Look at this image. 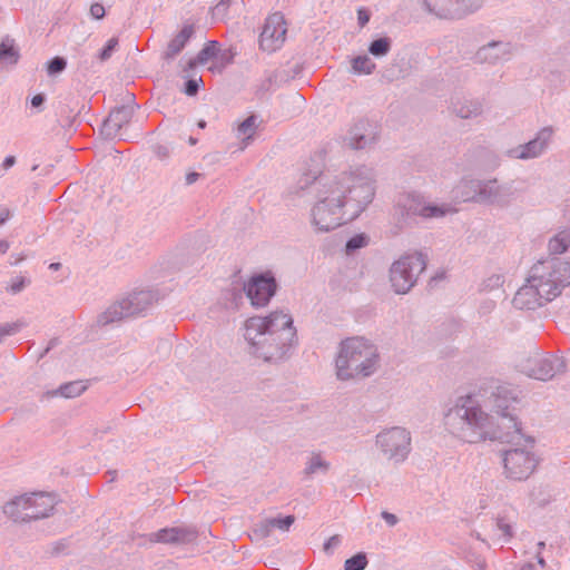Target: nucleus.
<instances>
[{"mask_svg": "<svg viewBox=\"0 0 570 570\" xmlns=\"http://www.w3.org/2000/svg\"><path fill=\"white\" fill-rule=\"evenodd\" d=\"M312 181L320 197L311 212L312 225L317 233L340 227L344 223L343 207L350 202L363 209L375 195L374 173L364 166L336 175H306L304 186Z\"/></svg>", "mask_w": 570, "mask_h": 570, "instance_id": "1", "label": "nucleus"}, {"mask_svg": "<svg viewBox=\"0 0 570 570\" xmlns=\"http://www.w3.org/2000/svg\"><path fill=\"white\" fill-rule=\"evenodd\" d=\"M244 337L250 354L265 362L278 363L288 356L296 343V328L289 313L274 311L265 317L247 318Z\"/></svg>", "mask_w": 570, "mask_h": 570, "instance_id": "2", "label": "nucleus"}, {"mask_svg": "<svg viewBox=\"0 0 570 570\" xmlns=\"http://www.w3.org/2000/svg\"><path fill=\"white\" fill-rule=\"evenodd\" d=\"M507 392L505 389H500L495 395V407L502 416V423L499 426L510 428L512 425L514 428L511 436L510 433L503 434V439H507L508 442H514V446L502 451L503 474L511 481H524L537 470L539 458L533 452L534 440L532 438H527L522 445L515 441L521 438V429L515 417L509 413V409L510 403L517 402V399L511 397L508 400L505 396H502Z\"/></svg>", "mask_w": 570, "mask_h": 570, "instance_id": "3", "label": "nucleus"}, {"mask_svg": "<svg viewBox=\"0 0 570 570\" xmlns=\"http://www.w3.org/2000/svg\"><path fill=\"white\" fill-rule=\"evenodd\" d=\"M444 425L452 435L466 443L503 439V433L492 429V416L470 395L460 396L448 410Z\"/></svg>", "mask_w": 570, "mask_h": 570, "instance_id": "4", "label": "nucleus"}, {"mask_svg": "<svg viewBox=\"0 0 570 570\" xmlns=\"http://www.w3.org/2000/svg\"><path fill=\"white\" fill-rule=\"evenodd\" d=\"M377 347L364 337H351L340 345L335 360L336 375L348 381L372 375L379 367Z\"/></svg>", "mask_w": 570, "mask_h": 570, "instance_id": "5", "label": "nucleus"}, {"mask_svg": "<svg viewBox=\"0 0 570 570\" xmlns=\"http://www.w3.org/2000/svg\"><path fill=\"white\" fill-rule=\"evenodd\" d=\"M528 278L551 302L570 285V262L559 258L538 262L531 267Z\"/></svg>", "mask_w": 570, "mask_h": 570, "instance_id": "6", "label": "nucleus"}, {"mask_svg": "<svg viewBox=\"0 0 570 570\" xmlns=\"http://www.w3.org/2000/svg\"><path fill=\"white\" fill-rule=\"evenodd\" d=\"M56 503L51 493H26L8 501L3 505V513L13 522H30L50 517Z\"/></svg>", "mask_w": 570, "mask_h": 570, "instance_id": "7", "label": "nucleus"}, {"mask_svg": "<svg viewBox=\"0 0 570 570\" xmlns=\"http://www.w3.org/2000/svg\"><path fill=\"white\" fill-rule=\"evenodd\" d=\"M460 188L463 202L473 200L491 205L504 206L514 197V190L511 185H499L495 179L488 181L469 180L464 181Z\"/></svg>", "mask_w": 570, "mask_h": 570, "instance_id": "8", "label": "nucleus"}, {"mask_svg": "<svg viewBox=\"0 0 570 570\" xmlns=\"http://www.w3.org/2000/svg\"><path fill=\"white\" fill-rule=\"evenodd\" d=\"M425 267L426 258L423 254L406 255L394 262L390 269V281L395 293H407Z\"/></svg>", "mask_w": 570, "mask_h": 570, "instance_id": "9", "label": "nucleus"}, {"mask_svg": "<svg viewBox=\"0 0 570 570\" xmlns=\"http://www.w3.org/2000/svg\"><path fill=\"white\" fill-rule=\"evenodd\" d=\"M153 302L154 295L150 291L134 292L126 298L111 304L98 317V323L107 325L125 317L137 315L150 306Z\"/></svg>", "mask_w": 570, "mask_h": 570, "instance_id": "10", "label": "nucleus"}, {"mask_svg": "<svg viewBox=\"0 0 570 570\" xmlns=\"http://www.w3.org/2000/svg\"><path fill=\"white\" fill-rule=\"evenodd\" d=\"M383 455L394 463L404 462L411 452V434L401 426H394L380 432L375 440Z\"/></svg>", "mask_w": 570, "mask_h": 570, "instance_id": "11", "label": "nucleus"}, {"mask_svg": "<svg viewBox=\"0 0 570 570\" xmlns=\"http://www.w3.org/2000/svg\"><path fill=\"white\" fill-rule=\"evenodd\" d=\"M484 0H424V7L440 19H460L478 10Z\"/></svg>", "mask_w": 570, "mask_h": 570, "instance_id": "12", "label": "nucleus"}, {"mask_svg": "<svg viewBox=\"0 0 570 570\" xmlns=\"http://www.w3.org/2000/svg\"><path fill=\"white\" fill-rule=\"evenodd\" d=\"M520 370L529 377L548 381L563 372V361L554 355H537L520 363Z\"/></svg>", "mask_w": 570, "mask_h": 570, "instance_id": "13", "label": "nucleus"}, {"mask_svg": "<svg viewBox=\"0 0 570 570\" xmlns=\"http://www.w3.org/2000/svg\"><path fill=\"white\" fill-rule=\"evenodd\" d=\"M287 26L282 13L275 12L268 16L259 37V47L267 52H274L279 49L285 40Z\"/></svg>", "mask_w": 570, "mask_h": 570, "instance_id": "14", "label": "nucleus"}, {"mask_svg": "<svg viewBox=\"0 0 570 570\" xmlns=\"http://www.w3.org/2000/svg\"><path fill=\"white\" fill-rule=\"evenodd\" d=\"M276 288V281L271 273L253 276L244 286L246 296L255 307L266 306Z\"/></svg>", "mask_w": 570, "mask_h": 570, "instance_id": "15", "label": "nucleus"}, {"mask_svg": "<svg viewBox=\"0 0 570 570\" xmlns=\"http://www.w3.org/2000/svg\"><path fill=\"white\" fill-rule=\"evenodd\" d=\"M397 206L407 216L419 215L424 218L442 217L448 213L455 212L448 205H426L421 197L411 194L400 196Z\"/></svg>", "mask_w": 570, "mask_h": 570, "instance_id": "16", "label": "nucleus"}, {"mask_svg": "<svg viewBox=\"0 0 570 570\" xmlns=\"http://www.w3.org/2000/svg\"><path fill=\"white\" fill-rule=\"evenodd\" d=\"M553 137L552 127L542 128L534 139L509 150V156L515 159H531L539 157L549 146Z\"/></svg>", "mask_w": 570, "mask_h": 570, "instance_id": "17", "label": "nucleus"}, {"mask_svg": "<svg viewBox=\"0 0 570 570\" xmlns=\"http://www.w3.org/2000/svg\"><path fill=\"white\" fill-rule=\"evenodd\" d=\"M377 139L375 127L368 121H357L345 138L346 144L353 149H364L372 146Z\"/></svg>", "mask_w": 570, "mask_h": 570, "instance_id": "18", "label": "nucleus"}, {"mask_svg": "<svg viewBox=\"0 0 570 570\" xmlns=\"http://www.w3.org/2000/svg\"><path fill=\"white\" fill-rule=\"evenodd\" d=\"M512 303L519 309H535L549 302L527 278V283L515 293Z\"/></svg>", "mask_w": 570, "mask_h": 570, "instance_id": "19", "label": "nucleus"}, {"mask_svg": "<svg viewBox=\"0 0 570 570\" xmlns=\"http://www.w3.org/2000/svg\"><path fill=\"white\" fill-rule=\"evenodd\" d=\"M511 51L512 47L510 43L492 41L476 51L474 60L479 63H497L498 61L508 59Z\"/></svg>", "mask_w": 570, "mask_h": 570, "instance_id": "20", "label": "nucleus"}, {"mask_svg": "<svg viewBox=\"0 0 570 570\" xmlns=\"http://www.w3.org/2000/svg\"><path fill=\"white\" fill-rule=\"evenodd\" d=\"M134 115L131 106H120L115 108L102 124V132L108 137H115L119 130L129 124Z\"/></svg>", "mask_w": 570, "mask_h": 570, "instance_id": "21", "label": "nucleus"}, {"mask_svg": "<svg viewBox=\"0 0 570 570\" xmlns=\"http://www.w3.org/2000/svg\"><path fill=\"white\" fill-rule=\"evenodd\" d=\"M196 538V531L185 528L161 529L150 534V541L164 543H187Z\"/></svg>", "mask_w": 570, "mask_h": 570, "instance_id": "22", "label": "nucleus"}, {"mask_svg": "<svg viewBox=\"0 0 570 570\" xmlns=\"http://www.w3.org/2000/svg\"><path fill=\"white\" fill-rule=\"evenodd\" d=\"M451 109L458 117L469 119L482 114V104L479 100L455 97L452 98Z\"/></svg>", "mask_w": 570, "mask_h": 570, "instance_id": "23", "label": "nucleus"}, {"mask_svg": "<svg viewBox=\"0 0 570 570\" xmlns=\"http://www.w3.org/2000/svg\"><path fill=\"white\" fill-rule=\"evenodd\" d=\"M193 35V26H184L183 29L169 41L167 49L164 52V58H175L185 48L186 43L188 42Z\"/></svg>", "mask_w": 570, "mask_h": 570, "instance_id": "24", "label": "nucleus"}, {"mask_svg": "<svg viewBox=\"0 0 570 570\" xmlns=\"http://www.w3.org/2000/svg\"><path fill=\"white\" fill-rule=\"evenodd\" d=\"M257 116L250 115L236 127V138L240 140L239 150H244L254 139L257 130Z\"/></svg>", "mask_w": 570, "mask_h": 570, "instance_id": "25", "label": "nucleus"}, {"mask_svg": "<svg viewBox=\"0 0 570 570\" xmlns=\"http://www.w3.org/2000/svg\"><path fill=\"white\" fill-rule=\"evenodd\" d=\"M570 247V227L558 232L550 238L548 248L550 254L560 255Z\"/></svg>", "mask_w": 570, "mask_h": 570, "instance_id": "26", "label": "nucleus"}, {"mask_svg": "<svg viewBox=\"0 0 570 570\" xmlns=\"http://www.w3.org/2000/svg\"><path fill=\"white\" fill-rule=\"evenodd\" d=\"M20 58L19 50L14 46V40L6 37L0 43V61L9 65H16Z\"/></svg>", "mask_w": 570, "mask_h": 570, "instance_id": "27", "label": "nucleus"}, {"mask_svg": "<svg viewBox=\"0 0 570 570\" xmlns=\"http://www.w3.org/2000/svg\"><path fill=\"white\" fill-rule=\"evenodd\" d=\"M330 469V463L323 459L320 453H312L308 458L304 473L307 476H311L317 472H327Z\"/></svg>", "mask_w": 570, "mask_h": 570, "instance_id": "28", "label": "nucleus"}, {"mask_svg": "<svg viewBox=\"0 0 570 570\" xmlns=\"http://www.w3.org/2000/svg\"><path fill=\"white\" fill-rule=\"evenodd\" d=\"M218 53V42L209 41L197 55L195 60L189 62V66L193 68L195 65H204L212 58L216 57Z\"/></svg>", "mask_w": 570, "mask_h": 570, "instance_id": "29", "label": "nucleus"}, {"mask_svg": "<svg viewBox=\"0 0 570 570\" xmlns=\"http://www.w3.org/2000/svg\"><path fill=\"white\" fill-rule=\"evenodd\" d=\"M85 390L86 385L82 382L76 381L62 384L53 394H60L65 397H76L81 395Z\"/></svg>", "mask_w": 570, "mask_h": 570, "instance_id": "30", "label": "nucleus"}, {"mask_svg": "<svg viewBox=\"0 0 570 570\" xmlns=\"http://www.w3.org/2000/svg\"><path fill=\"white\" fill-rule=\"evenodd\" d=\"M391 49V39L387 37L374 40L368 48V51L375 57L385 56Z\"/></svg>", "mask_w": 570, "mask_h": 570, "instance_id": "31", "label": "nucleus"}, {"mask_svg": "<svg viewBox=\"0 0 570 570\" xmlns=\"http://www.w3.org/2000/svg\"><path fill=\"white\" fill-rule=\"evenodd\" d=\"M352 68L358 73H371L375 63L367 56H358L353 59Z\"/></svg>", "mask_w": 570, "mask_h": 570, "instance_id": "32", "label": "nucleus"}, {"mask_svg": "<svg viewBox=\"0 0 570 570\" xmlns=\"http://www.w3.org/2000/svg\"><path fill=\"white\" fill-rule=\"evenodd\" d=\"M367 566V558L365 553H357L347 559L344 563L345 570H364Z\"/></svg>", "mask_w": 570, "mask_h": 570, "instance_id": "33", "label": "nucleus"}, {"mask_svg": "<svg viewBox=\"0 0 570 570\" xmlns=\"http://www.w3.org/2000/svg\"><path fill=\"white\" fill-rule=\"evenodd\" d=\"M24 326L26 323L22 321L0 325V344L2 343L3 337L18 333Z\"/></svg>", "mask_w": 570, "mask_h": 570, "instance_id": "34", "label": "nucleus"}, {"mask_svg": "<svg viewBox=\"0 0 570 570\" xmlns=\"http://www.w3.org/2000/svg\"><path fill=\"white\" fill-rule=\"evenodd\" d=\"M495 527L507 541L513 537L512 522L507 517H498L495 520Z\"/></svg>", "mask_w": 570, "mask_h": 570, "instance_id": "35", "label": "nucleus"}, {"mask_svg": "<svg viewBox=\"0 0 570 570\" xmlns=\"http://www.w3.org/2000/svg\"><path fill=\"white\" fill-rule=\"evenodd\" d=\"M268 521L272 523V529H279L287 531L294 523L295 518L293 515H286L284 518H271Z\"/></svg>", "mask_w": 570, "mask_h": 570, "instance_id": "36", "label": "nucleus"}, {"mask_svg": "<svg viewBox=\"0 0 570 570\" xmlns=\"http://www.w3.org/2000/svg\"><path fill=\"white\" fill-rule=\"evenodd\" d=\"M272 523L268 521V519L261 521L255 525L253 529V534L257 539H264L267 538L272 533Z\"/></svg>", "mask_w": 570, "mask_h": 570, "instance_id": "37", "label": "nucleus"}, {"mask_svg": "<svg viewBox=\"0 0 570 570\" xmlns=\"http://www.w3.org/2000/svg\"><path fill=\"white\" fill-rule=\"evenodd\" d=\"M67 61L62 57H55L48 62L47 71L48 73L56 75L62 72L66 69Z\"/></svg>", "mask_w": 570, "mask_h": 570, "instance_id": "38", "label": "nucleus"}, {"mask_svg": "<svg viewBox=\"0 0 570 570\" xmlns=\"http://www.w3.org/2000/svg\"><path fill=\"white\" fill-rule=\"evenodd\" d=\"M367 244V237L364 235H356L346 243V252L351 254L355 249L362 248Z\"/></svg>", "mask_w": 570, "mask_h": 570, "instance_id": "39", "label": "nucleus"}, {"mask_svg": "<svg viewBox=\"0 0 570 570\" xmlns=\"http://www.w3.org/2000/svg\"><path fill=\"white\" fill-rule=\"evenodd\" d=\"M118 46V38L116 37H112L108 40L107 45L105 46V48L100 51V55H99V58L101 61H106L108 60L112 52L116 50Z\"/></svg>", "mask_w": 570, "mask_h": 570, "instance_id": "40", "label": "nucleus"}, {"mask_svg": "<svg viewBox=\"0 0 570 570\" xmlns=\"http://www.w3.org/2000/svg\"><path fill=\"white\" fill-rule=\"evenodd\" d=\"M27 284H29V281L26 277H17L9 285L8 291L12 294H18L27 286Z\"/></svg>", "mask_w": 570, "mask_h": 570, "instance_id": "41", "label": "nucleus"}, {"mask_svg": "<svg viewBox=\"0 0 570 570\" xmlns=\"http://www.w3.org/2000/svg\"><path fill=\"white\" fill-rule=\"evenodd\" d=\"M341 543L340 535L335 534L332 535L325 543H324V551L326 553H332L335 548H337Z\"/></svg>", "mask_w": 570, "mask_h": 570, "instance_id": "42", "label": "nucleus"}, {"mask_svg": "<svg viewBox=\"0 0 570 570\" xmlns=\"http://www.w3.org/2000/svg\"><path fill=\"white\" fill-rule=\"evenodd\" d=\"M153 150H154L155 155L157 156V158L160 160L167 159L170 155L169 148L165 145H155L153 147Z\"/></svg>", "mask_w": 570, "mask_h": 570, "instance_id": "43", "label": "nucleus"}, {"mask_svg": "<svg viewBox=\"0 0 570 570\" xmlns=\"http://www.w3.org/2000/svg\"><path fill=\"white\" fill-rule=\"evenodd\" d=\"M105 8L101 3H92L90 7V14L95 19H102L105 17Z\"/></svg>", "mask_w": 570, "mask_h": 570, "instance_id": "44", "label": "nucleus"}, {"mask_svg": "<svg viewBox=\"0 0 570 570\" xmlns=\"http://www.w3.org/2000/svg\"><path fill=\"white\" fill-rule=\"evenodd\" d=\"M370 18H371V13L367 9L360 8L357 10V21H358L360 27L363 28L370 21Z\"/></svg>", "mask_w": 570, "mask_h": 570, "instance_id": "45", "label": "nucleus"}, {"mask_svg": "<svg viewBox=\"0 0 570 570\" xmlns=\"http://www.w3.org/2000/svg\"><path fill=\"white\" fill-rule=\"evenodd\" d=\"M185 92L188 96H195L198 92V82L195 79H189L186 82Z\"/></svg>", "mask_w": 570, "mask_h": 570, "instance_id": "46", "label": "nucleus"}, {"mask_svg": "<svg viewBox=\"0 0 570 570\" xmlns=\"http://www.w3.org/2000/svg\"><path fill=\"white\" fill-rule=\"evenodd\" d=\"M381 517L385 520V522H386L390 527H394V525L397 523V521H399V519H397V517H396L395 514L390 513V512H387V511H383V512L381 513Z\"/></svg>", "mask_w": 570, "mask_h": 570, "instance_id": "47", "label": "nucleus"}, {"mask_svg": "<svg viewBox=\"0 0 570 570\" xmlns=\"http://www.w3.org/2000/svg\"><path fill=\"white\" fill-rule=\"evenodd\" d=\"M45 101V96L42 94H38L36 96H33V98L31 99V105L32 107H40Z\"/></svg>", "mask_w": 570, "mask_h": 570, "instance_id": "48", "label": "nucleus"}, {"mask_svg": "<svg viewBox=\"0 0 570 570\" xmlns=\"http://www.w3.org/2000/svg\"><path fill=\"white\" fill-rule=\"evenodd\" d=\"M14 164H16V157L14 156H8V157H6V159L2 163V168L4 170H7L10 167H12Z\"/></svg>", "mask_w": 570, "mask_h": 570, "instance_id": "49", "label": "nucleus"}, {"mask_svg": "<svg viewBox=\"0 0 570 570\" xmlns=\"http://www.w3.org/2000/svg\"><path fill=\"white\" fill-rule=\"evenodd\" d=\"M11 213L8 208L0 209V226L3 225L10 217Z\"/></svg>", "mask_w": 570, "mask_h": 570, "instance_id": "50", "label": "nucleus"}, {"mask_svg": "<svg viewBox=\"0 0 570 570\" xmlns=\"http://www.w3.org/2000/svg\"><path fill=\"white\" fill-rule=\"evenodd\" d=\"M198 177H199V174H197V173H190V174H188V175H187V177H186V181H187V184H189V185H190V184H194V183L197 180V178H198Z\"/></svg>", "mask_w": 570, "mask_h": 570, "instance_id": "51", "label": "nucleus"}, {"mask_svg": "<svg viewBox=\"0 0 570 570\" xmlns=\"http://www.w3.org/2000/svg\"><path fill=\"white\" fill-rule=\"evenodd\" d=\"M10 245L7 240H0V255L6 254Z\"/></svg>", "mask_w": 570, "mask_h": 570, "instance_id": "52", "label": "nucleus"}, {"mask_svg": "<svg viewBox=\"0 0 570 570\" xmlns=\"http://www.w3.org/2000/svg\"><path fill=\"white\" fill-rule=\"evenodd\" d=\"M476 570H487V564L484 561H479L476 563Z\"/></svg>", "mask_w": 570, "mask_h": 570, "instance_id": "53", "label": "nucleus"}, {"mask_svg": "<svg viewBox=\"0 0 570 570\" xmlns=\"http://www.w3.org/2000/svg\"><path fill=\"white\" fill-rule=\"evenodd\" d=\"M60 267H61V264H60V263H51V264L49 265V268H50L51 271H58Z\"/></svg>", "mask_w": 570, "mask_h": 570, "instance_id": "54", "label": "nucleus"}, {"mask_svg": "<svg viewBox=\"0 0 570 570\" xmlns=\"http://www.w3.org/2000/svg\"><path fill=\"white\" fill-rule=\"evenodd\" d=\"M521 570H534V566L531 563H528V564L523 566Z\"/></svg>", "mask_w": 570, "mask_h": 570, "instance_id": "55", "label": "nucleus"}, {"mask_svg": "<svg viewBox=\"0 0 570 570\" xmlns=\"http://www.w3.org/2000/svg\"><path fill=\"white\" fill-rule=\"evenodd\" d=\"M538 563H539L541 567H544V566H546V560H544L541 556H539V557H538Z\"/></svg>", "mask_w": 570, "mask_h": 570, "instance_id": "56", "label": "nucleus"}, {"mask_svg": "<svg viewBox=\"0 0 570 570\" xmlns=\"http://www.w3.org/2000/svg\"><path fill=\"white\" fill-rule=\"evenodd\" d=\"M197 125H198V127L200 129H204L206 127V121L205 120H199Z\"/></svg>", "mask_w": 570, "mask_h": 570, "instance_id": "57", "label": "nucleus"}, {"mask_svg": "<svg viewBox=\"0 0 570 570\" xmlns=\"http://www.w3.org/2000/svg\"><path fill=\"white\" fill-rule=\"evenodd\" d=\"M232 0H222L220 3L217 6V8L219 6H225V4H228Z\"/></svg>", "mask_w": 570, "mask_h": 570, "instance_id": "58", "label": "nucleus"}, {"mask_svg": "<svg viewBox=\"0 0 570 570\" xmlns=\"http://www.w3.org/2000/svg\"><path fill=\"white\" fill-rule=\"evenodd\" d=\"M189 144H190V145H196V144H197V139H196V138H194V137H190V138H189Z\"/></svg>", "mask_w": 570, "mask_h": 570, "instance_id": "59", "label": "nucleus"}, {"mask_svg": "<svg viewBox=\"0 0 570 570\" xmlns=\"http://www.w3.org/2000/svg\"><path fill=\"white\" fill-rule=\"evenodd\" d=\"M23 259H24V256H20V257H18V258H17V261L14 262V264L20 263V262H22Z\"/></svg>", "mask_w": 570, "mask_h": 570, "instance_id": "60", "label": "nucleus"}, {"mask_svg": "<svg viewBox=\"0 0 570 570\" xmlns=\"http://www.w3.org/2000/svg\"><path fill=\"white\" fill-rule=\"evenodd\" d=\"M540 549L544 548V542H539Z\"/></svg>", "mask_w": 570, "mask_h": 570, "instance_id": "61", "label": "nucleus"}]
</instances>
